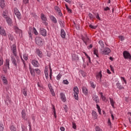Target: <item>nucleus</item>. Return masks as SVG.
I'll use <instances>...</instances> for the list:
<instances>
[{
	"label": "nucleus",
	"instance_id": "28",
	"mask_svg": "<svg viewBox=\"0 0 131 131\" xmlns=\"http://www.w3.org/2000/svg\"><path fill=\"white\" fill-rule=\"evenodd\" d=\"M73 92V94H79V90H78V87L76 86L74 88Z\"/></svg>",
	"mask_w": 131,
	"mask_h": 131
},
{
	"label": "nucleus",
	"instance_id": "27",
	"mask_svg": "<svg viewBox=\"0 0 131 131\" xmlns=\"http://www.w3.org/2000/svg\"><path fill=\"white\" fill-rule=\"evenodd\" d=\"M1 78L3 80L4 84H8V80L6 78V77L2 76H1Z\"/></svg>",
	"mask_w": 131,
	"mask_h": 131
},
{
	"label": "nucleus",
	"instance_id": "9",
	"mask_svg": "<svg viewBox=\"0 0 131 131\" xmlns=\"http://www.w3.org/2000/svg\"><path fill=\"white\" fill-rule=\"evenodd\" d=\"M39 33L42 35V36H47V30L43 28H40Z\"/></svg>",
	"mask_w": 131,
	"mask_h": 131
},
{
	"label": "nucleus",
	"instance_id": "56",
	"mask_svg": "<svg viewBox=\"0 0 131 131\" xmlns=\"http://www.w3.org/2000/svg\"><path fill=\"white\" fill-rule=\"evenodd\" d=\"M121 80H123L124 81V83H125V84H126V80H125V78H124L123 77H121Z\"/></svg>",
	"mask_w": 131,
	"mask_h": 131
},
{
	"label": "nucleus",
	"instance_id": "29",
	"mask_svg": "<svg viewBox=\"0 0 131 131\" xmlns=\"http://www.w3.org/2000/svg\"><path fill=\"white\" fill-rule=\"evenodd\" d=\"M92 116L95 119H97V118H98V115H97V112L95 111H92Z\"/></svg>",
	"mask_w": 131,
	"mask_h": 131
},
{
	"label": "nucleus",
	"instance_id": "35",
	"mask_svg": "<svg viewBox=\"0 0 131 131\" xmlns=\"http://www.w3.org/2000/svg\"><path fill=\"white\" fill-rule=\"evenodd\" d=\"M65 6L68 12H69V14H71V13H72V10L68 7V5H67V4H66Z\"/></svg>",
	"mask_w": 131,
	"mask_h": 131
},
{
	"label": "nucleus",
	"instance_id": "64",
	"mask_svg": "<svg viewBox=\"0 0 131 131\" xmlns=\"http://www.w3.org/2000/svg\"><path fill=\"white\" fill-rule=\"evenodd\" d=\"M64 1L70 5L71 4V3H72V0H64Z\"/></svg>",
	"mask_w": 131,
	"mask_h": 131
},
{
	"label": "nucleus",
	"instance_id": "13",
	"mask_svg": "<svg viewBox=\"0 0 131 131\" xmlns=\"http://www.w3.org/2000/svg\"><path fill=\"white\" fill-rule=\"evenodd\" d=\"M15 56H11V61L12 64L14 65L15 67H17V60H16V58L15 57Z\"/></svg>",
	"mask_w": 131,
	"mask_h": 131
},
{
	"label": "nucleus",
	"instance_id": "48",
	"mask_svg": "<svg viewBox=\"0 0 131 131\" xmlns=\"http://www.w3.org/2000/svg\"><path fill=\"white\" fill-rule=\"evenodd\" d=\"M74 98L75 99V100L78 101V94H74Z\"/></svg>",
	"mask_w": 131,
	"mask_h": 131
},
{
	"label": "nucleus",
	"instance_id": "25",
	"mask_svg": "<svg viewBox=\"0 0 131 131\" xmlns=\"http://www.w3.org/2000/svg\"><path fill=\"white\" fill-rule=\"evenodd\" d=\"M0 7L2 9H4L6 7V4L5 3V0H0Z\"/></svg>",
	"mask_w": 131,
	"mask_h": 131
},
{
	"label": "nucleus",
	"instance_id": "5",
	"mask_svg": "<svg viewBox=\"0 0 131 131\" xmlns=\"http://www.w3.org/2000/svg\"><path fill=\"white\" fill-rule=\"evenodd\" d=\"M14 12L15 15H16L17 18L19 20H20V19H21V13L19 11V10H18V8H14Z\"/></svg>",
	"mask_w": 131,
	"mask_h": 131
},
{
	"label": "nucleus",
	"instance_id": "19",
	"mask_svg": "<svg viewBox=\"0 0 131 131\" xmlns=\"http://www.w3.org/2000/svg\"><path fill=\"white\" fill-rule=\"evenodd\" d=\"M60 96L61 101H62V102H66V97H65V94L63 93H60Z\"/></svg>",
	"mask_w": 131,
	"mask_h": 131
},
{
	"label": "nucleus",
	"instance_id": "20",
	"mask_svg": "<svg viewBox=\"0 0 131 131\" xmlns=\"http://www.w3.org/2000/svg\"><path fill=\"white\" fill-rule=\"evenodd\" d=\"M98 98L99 97H98L97 95H94L93 96V100L96 103V104H98V103L100 102V100Z\"/></svg>",
	"mask_w": 131,
	"mask_h": 131
},
{
	"label": "nucleus",
	"instance_id": "16",
	"mask_svg": "<svg viewBox=\"0 0 131 131\" xmlns=\"http://www.w3.org/2000/svg\"><path fill=\"white\" fill-rule=\"evenodd\" d=\"M0 34L1 35H3L4 36H7V33H6V31L5 29L3 28V27L0 26Z\"/></svg>",
	"mask_w": 131,
	"mask_h": 131
},
{
	"label": "nucleus",
	"instance_id": "62",
	"mask_svg": "<svg viewBox=\"0 0 131 131\" xmlns=\"http://www.w3.org/2000/svg\"><path fill=\"white\" fill-rule=\"evenodd\" d=\"M101 84H103V86H107V82H106V81L103 82L101 81Z\"/></svg>",
	"mask_w": 131,
	"mask_h": 131
},
{
	"label": "nucleus",
	"instance_id": "47",
	"mask_svg": "<svg viewBox=\"0 0 131 131\" xmlns=\"http://www.w3.org/2000/svg\"><path fill=\"white\" fill-rule=\"evenodd\" d=\"M4 64V60L3 59V58L2 56H0V66H2V65Z\"/></svg>",
	"mask_w": 131,
	"mask_h": 131
},
{
	"label": "nucleus",
	"instance_id": "8",
	"mask_svg": "<svg viewBox=\"0 0 131 131\" xmlns=\"http://www.w3.org/2000/svg\"><path fill=\"white\" fill-rule=\"evenodd\" d=\"M21 117L24 120L28 121V119L27 118V115H26L25 109L21 111Z\"/></svg>",
	"mask_w": 131,
	"mask_h": 131
},
{
	"label": "nucleus",
	"instance_id": "10",
	"mask_svg": "<svg viewBox=\"0 0 131 131\" xmlns=\"http://www.w3.org/2000/svg\"><path fill=\"white\" fill-rule=\"evenodd\" d=\"M31 63L34 66V67H39V63H38V61L35 59L32 60Z\"/></svg>",
	"mask_w": 131,
	"mask_h": 131
},
{
	"label": "nucleus",
	"instance_id": "2",
	"mask_svg": "<svg viewBox=\"0 0 131 131\" xmlns=\"http://www.w3.org/2000/svg\"><path fill=\"white\" fill-rule=\"evenodd\" d=\"M35 43L36 45H37L39 47H41L43 45L42 39L40 37H36L35 38Z\"/></svg>",
	"mask_w": 131,
	"mask_h": 131
},
{
	"label": "nucleus",
	"instance_id": "24",
	"mask_svg": "<svg viewBox=\"0 0 131 131\" xmlns=\"http://www.w3.org/2000/svg\"><path fill=\"white\" fill-rule=\"evenodd\" d=\"M82 90L83 93L84 94V95H85V96H86V95L89 94V91H88V89H86L85 86L82 87Z\"/></svg>",
	"mask_w": 131,
	"mask_h": 131
},
{
	"label": "nucleus",
	"instance_id": "42",
	"mask_svg": "<svg viewBox=\"0 0 131 131\" xmlns=\"http://www.w3.org/2000/svg\"><path fill=\"white\" fill-rule=\"evenodd\" d=\"M10 129L11 131H16V127H15L14 125H11L10 127Z\"/></svg>",
	"mask_w": 131,
	"mask_h": 131
},
{
	"label": "nucleus",
	"instance_id": "53",
	"mask_svg": "<svg viewBox=\"0 0 131 131\" xmlns=\"http://www.w3.org/2000/svg\"><path fill=\"white\" fill-rule=\"evenodd\" d=\"M20 57L24 66H26V64L25 63V61L24 60V59H23V58H22V55H20Z\"/></svg>",
	"mask_w": 131,
	"mask_h": 131
},
{
	"label": "nucleus",
	"instance_id": "37",
	"mask_svg": "<svg viewBox=\"0 0 131 131\" xmlns=\"http://www.w3.org/2000/svg\"><path fill=\"white\" fill-rule=\"evenodd\" d=\"M22 93L23 94V95L26 97V96H27V89L24 88L23 90H22Z\"/></svg>",
	"mask_w": 131,
	"mask_h": 131
},
{
	"label": "nucleus",
	"instance_id": "15",
	"mask_svg": "<svg viewBox=\"0 0 131 131\" xmlns=\"http://www.w3.org/2000/svg\"><path fill=\"white\" fill-rule=\"evenodd\" d=\"M36 54L38 55L39 58H42V56H43V54H42V52L38 49L36 50Z\"/></svg>",
	"mask_w": 131,
	"mask_h": 131
},
{
	"label": "nucleus",
	"instance_id": "12",
	"mask_svg": "<svg viewBox=\"0 0 131 131\" xmlns=\"http://www.w3.org/2000/svg\"><path fill=\"white\" fill-rule=\"evenodd\" d=\"M48 88L52 96H53V97H55V92H54V89H53V87L52 86V85L51 84V83L48 84Z\"/></svg>",
	"mask_w": 131,
	"mask_h": 131
},
{
	"label": "nucleus",
	"instance_id": "23",
	"mask_svg": "<svg viewBox=\"0 0 131 131\" xmlns=\"http://www.w3.org/2000/svg\"><path fill=\"white\" fill-rule=\"evenodd\" d=\"M49 17L50 20H51L53 23H54L55 24H57V19L56 17H55V16L51 15Z\"/></svg>",
	"mask_w": 131,
	"mask_h": 131
},
{
	"label": "nucleus",
	"instance_id": "55",
	"mask_svg": "<svg viewBox=\"0 0 131 131\" xmlns=\"http://www.w3.org/2000/svg\"><path fill=\"white\" fill-rule=\"evenodd\" d=\"M50 72L49 77L51 80H52V69L51 68V67H50Z\"/></svg>",
	"mask_w": 131,
	"mask_h": 131
},
{
	"label": "nucleus",
	"instance_id": "61",
	"mask_svg": "<svg viewBox=\"0 0 131 131\" xmlns=\"http://www.w3.org/2000/svg\"><path fill=\"white\" fill-rule=\"evenodd\" d=\"M73 128L76 129V124L75 123H72Z\"/></svg>",
	"mask_w": 131,
	"mask_h": 131
},
{
	"label": "nucleus",
	"instance_id": "60",
	"mask_svg": "<svg viewBox=\"0 0 131 131\" xmlns=\"http://www.w3.org/2000/svg\"><path fill=\"white\" fill-rule=\"evenodd\" d=\"M89 27H90V28H92V29H96V28H97V27H95L92 25H90Z\"/></svg>",
	"mask_w": 131,
	"mask_h": 131
},
{
	"label": "nucleus",
	"instance_id": "51",
	"mask_svg": "<svg viewBox=\"0 0 131 131\" xmlns=\"http://www.w3.org/2000/svg\"><path fill=\"white\" fill-rule=\"evenodd\" d=\"M95 130L96 131H103L102 129H101L99 126L95 127Z\"/></svg>",
	"mask_w": 131,
	"mask_h": 131
},
{
	"label": "nucleus",
	"instance_id": "26",
	"mask_svg": "<svg viewBox=\"0 0 131 131\" xmlns=\"http://www.w3.org/2000/svg\"><path fill=\"white\" fill-rule=\"evenodd\" d=\"M8 14H9V12H8V11L5 10L3 13V17H4V18L6 19V18H8L9 17V16H8Z\"/></svg>",
	"mask_w": 131,
	"mask_h": 131
},
{
	"label": "nucleus",
	"instance_id": "32",
	"mask_svg": "<svg viewBox=\"0 0 131 131\" xmlns=\"http://www.w3.org/2000/svg\"><path fill=\"white\" fill-rule=\"evenodd\" d=\"M90 20H94L96 17H95V15H93V14L90 13L88 15Z\"/></svg>",
	"mask_w": 131,
	"mask_h": 131
},
{
	"label": "nucleus",
	"instance_id": "40",
	"mask_svg": "<svg viewBox=\"0 0 131 131\" xmlns=\"http://www.w3.org/2000/svg\"><path fill=\"white\" fill-rule=\"evenodd\" d=\"M94 54L96 55L97 58H99V54L98 53V50L97 49H94Z\"/></svg>",
	"mask_w": 131,
	"mask_h": 131
},
{
	"label": "nucleus",
	"instance_id": "59",
	"mask_svg": "<svg viewBox=\"0 0 131 131\" xmlns=\"http://www.w3.org/2000/svg\"><path fill=\"white\" fill-rule=\"evenodd\" d=\"M107 124H108V125H109L110 126H111L112 123H111V121L110 120V118H108V119Z\"/></svg>",
	"mask_w": 131,
	"mask_h": 131
},
{
	"label": "nucleus",
	"instance_id": "45",
	"mask_svg": "<svg viewBox=\"0 0 131 131\" xmlns=\"http://www.w3.org/2000/svg\"><path fill=\"white\" fill-rule=\"evenodd\" d=\"M54 9L57 13H58V12H60V11H61L60 10V8H59V7H58V6H55Z\"/></svg>",
	"mask_w": 131,
	"mask_h": 131
},
{
	"label": "nucleus",
	"instance_id": "31",
	"mask_svg": "<svg viewBox=\"0 0 131 131\" xmlns=\"http://www.w3.org/2000/svg\"><path fill=\"white\" fill-rule=\"evenodd\" d=\"M100 78V81H102V71H100L96 76V78Z\"/></svg>",
	"mask_w": 131,
	"mask_h": 131
},
{
	"label": "nucleus",
	"instance_id": "4",
	"mask_svg": "<svg viewBox=\"0 0 131 131\" xmlns=\"http://www.w3.org/2000/svg\"><path fill=\"white\" fill-rule=\"evenodd\" d=\"M11 51H12V53L15 57L17 58V47L16 46V44H14L11 46Z\"/></svg>",
	"mask_w": 131,
	"mask_h": 131
},
{
	"label": "nucleus",
	"instance_id": "39",
	"mask_svg": "<svg viewBox=\"0 0 131 131\" xmlns=\"http://www.w3.org/2000/svg\"><path fill=\"white\" fill-rule=\"evenodd\" d=\"M53 113H54V116L55 118H57V116L56 115V109L55 108V106L53 105Z\"/></svg>",
	"mask_w": 131,
	"mask_h": 131
},
{
	"label": "nucleus",
	"instance_id": "11",
	"mask_svg": "<svg viewBox=\"0 0 131 131\" xmlns=\"http://www.w3.org/2000/svg\"><path fill=\"white\" fill-rule=\"evenodd\" d=\"M111 53V50L109 49V48H105L102 52V55H109Z\"/></svg>",
	"mask_w": 131,
	"mask_h": 131
},
{
	"label": "nucleus",
	"instance_id": "44",
	"mask_svg": "<svg viewBox=\"0 0 131 131\" xmlns=\"http://www.w3.org/2000/svg\"><path fill=\"white\" fill-rule=\"evenodd\" d=\"M95 16H96V18L98 19V20H99V21H101V17L99 16V13H94Z\"/></svg>",
	"mask_w": 131,
	"mask_h": 131
},
{
	"label": "nucleus",
	"instance_id": "46",
	"mask_svg": "<svg viewBox=\"0 0 131 131\" xmlns=\"http://www.w3.org/2000/svg\"><path fill=\"white\" fill-rule=\"evenodd\" d=\"M35 71L36 73L38 74V75H39V74H40V70H39V69H35Z\"/></svg>",
	"mask_w": 131,
	"mask_h": 131
},
{
	"label": "nucleus",
	"instance_id": "7",
	"mask_svg": "<svg viewBox=\"0 0 131 131\" xmlns=\"http://www.w3.org/2000/svg\"><path fill=\"white\" fill-rule=\"evenodd\" d=\"M41 19L42 21V23H44L45 25H48V23H47V21H48V18H47V16L45 15L43 13H41V16H40Z\"/></svg>",
	"mask_w": 131,
	"mask_h": 131
},
{
	"label": "nucleus",
	"instance_id": "34",
	"mask_svg": "<svg viewBox=\"0 0 131 131\" xmlns=\"http://www.w3.org/2000/svg\"><path fill=\"white\" fill-rule=\"evenodd\" d=\"M64 22L63 20H59V24H60L61 27H65Z\"/></svg>",
	"mask_w": 131,
	"mask_h": 131
},
{
	"label": "nucleus",
	"instance_id": "21",
	"mask_svg": "<svg viewBox=\"0 0 131 131\" xmlns=\"http://www.w3.org/2000/svg\"><path fill=\"white\" fill-rule=\"evenodd\" d=\"M116 86H117V88L120 91H121V90H124V87H123V86L121 85V84H120V83H119V81H118L116 83Z\"/></svg>",
	"mask_w": 131,
	"mask_h": 131
},
{
	"label": "nucleus",
	"instance_id": "30",
	"mask_svg": "<svg viewBox=\"0 0 131 131\" xmlns=\"http://www.w3.org/2000/svg\"><path fill=\"white\" fill-rule=\"evenodd\" d=\"M72 60L73 61H77L78 60V56L75 54H73L72 56Z\"/></svg>",
	"mask_w": 131,
	"mask_h": 131
},
{
	"label": "nucleus",
	"instance_id": "43",
	"mask_svg": "<svg viewBox=\"0 0 131 131\" xmlns=\"http://www.w3.org/2000/svg\"><path fill=\"white\" fill-rule=\"evenodd\" d=\"M80 73L82 75V76H83V77H85L86 76L85 72H84L82 70L80 71Z\"/></svg>",
	"mask_w": 131,
	"mask_h": 131
},
{
	"label": "nucleus",
	"instance_id": "6",
	"mask_svg": "<svg viewBox=\"0 0 131 131\" xmlns=\"http://www.w3.org/2000/svg\"><path fill=\"white\" fill-rule=\"evenodd\" d=\"M123 57L124 58V59H127L129 60H131V55H130V54L128 52L125 51H124L123 53Z\"/></svg>",
	"mask_w": 131,
	"mask_h": 131
},
{
	"label": "nucleus",
	"instance_id": "50",
	"mask_svg": "<svg viewBox=\"0 0 131 131\" xmlns=\"http://www.w3.org/2000/svg\"><path fill=\"white\" fill-rule=\"evenodd\" d=\"M8 36L10 40H11V41L14 40V36H12L11 35H9Z\"/></svg>",
	"mask_w": 131,
	"mask_h": 131
},
{
	"label": "nucleus",
	"instance_id": "63",
	"mask_svg": "<svg viewBox=\"0 0 131 131\" xmlns=\"http://www.w3.org/2000/svg\"><path fill=\"white\" fill-rule=\"evenodd\" d=\"M119 39H120L121 40V41L124 40V38L123 36H119Z\"/></svg>",
	"mask_w": 131,
	"mask_h": 131
},
{
	"label": "nucleus",
	"instance_id": "58",
	"mask_svg": "<svg viewBox=\"0 0 131 131\" xmlns=\"http://www.w3.org/2000/svg\"><path fill=\"white\" fill-rule=\"evenodd\" d=\"M103 11H110L109 7H106L103 8Z\"/></svg>",
	"mask_w": 131,
	"mask_h": 131
},
{
	"label": "nucleus",
	"instance_id": "14",
	"mask_svg": "<svg viewBox=\"0 0 131 131\" xmlns=\"http://www.w3.org/2000/svg\"><path fill=\"white\" fill-rule=\"evenodd\" d=\"M5 19L6 20V22H7V24H8V25H9V26H12L13 25V20L11 19V18L8 17Z\"/></svg>",
	"mask_w": 131,
	"mask_h": 131
},
{
	"label": "nucleus",
	"instance_id": "33",
	"mask_svg": "<svg viewBox=\"0 0 131 131\" xmlns=\"http://www.w3.org/2000/svg\"><path fill=\"white\" fill-rule=\"evenodd\" d=\"M110 101L113 108H114V104H115V102H114V100H113V99L111 98H110Z\"/></svg>",
	"mask_w": 131,
	"mask_h": 131
},
{
	"label": "nucleus",
	"instance_id": "22",
	"mask_svg": "<svg viewBox=\"0 0 131 131\" xmlns=\"http://www.w3.org/2000/svg\"><path fill=\"white\" fill-rule=\"evenodd\" d=\"M60 35L62 38H65L66 37V33L64 29H61L60 31Z\"/></svg>",
	"mask_w": 131,
	"mask_h": 131
},
{
	"label": "nucleus",
	"instance_id": "3",
	"mask_svg": "<svg viewBox=\"0 0 131 131\" xmlns=\"http://www.w3.org/2000/svg\"><path fill=\"white\" fill-rule=\"evenodd\" d=\"M13 29L14 30L15 33L19 34V36H22V34H23V31L22 30L19 29V28L16 26H14L13 27Z\"/></svg>",
	"mask_w": 131,
	"mask_h": 131
},
{
	"label": "nucleus",
	"instance_id": "38",
	"mask_svg": "<svg viewBox=\"0 0 131 131\" xmlns=\"http://www.w3.org/2000/svg\"><path fill=\"white\" fill-rule=\"evenodd\" d=\"M23 58L25 61H27L28 60V54L25 53L23 54Z\"/></svg>",
	"mask_w": 131,
	"mask_h": 131
},
{
	"label": "nucleus",
	"instance_id": "57",
	"mask_svg": "<svg viewBox=\"0 0 131 131\" xmlns=\"http://www.w3.org/2000/svg\"><path fill=\"white\" fill-rule=\"evenodd\" d=\"M61 77H62V75H61V74H58V75L57 76V80H60V79L61 78Z\"/></svg>",
	"mask_w": 131,
	"mask_h": 131
},
{
	"label": "nucleus",
	"instance_id": "17",
	"mask_svg": "<svg viewBox=\"0 0 131 131\" xmlns=\"http://www.w3.org/2000/svg\"><path fill=\"white\" fill-rule=\"evenodd\" d=\"M29 70H30V72L31 73V75H32V76H35V69L31 68V67H29Z\"/></svg>",
	"mask_w": 131,
	"mask_h": 131
},
{
	"label": "nucleus",
	"instance_id": "54",
	"mask_svg": "<svg viewBox=\"0 0 131 131\" xmlns=\"http://www.w3.org/2000/svg\"><path fill=\"white\" fill-rule=\"evenodd\" d=\"M0 131H4V125L0 124Z\"/></svg>",
	"mask_w": 131,
	"mask_h": 131
},
{
	"label": "nucleus",
	"instance_id": "49",
	"mask_svg": "<svg viewBox=\"0 0 131 131\" xmlns=\"http://www.w3.org/2000/svg\"><path fill=\"white\" fill-rule=\"evenodd\" d=\"M33 30L35 35H37L38 34V33L37 32V31H36V29H35V28L33 27Z\"/></svg>",
	"mask_w": 131,
	"mask_h": 131
},
{
	"label": "nucleus",
	"instance_id": "18",
	"mask_svg": "<svg viewBox=\"0 0 131 131\" xmlns=\"http://www.w3.org/2000/svg\"><path fill=\"white\" fill-rule=\"evenodd\" d=\"M5 67L6 69H10V59H7L5 61Z\"/></svg>",
	"mask_w": 131,
	"mask_h": 131
},
{
	"label": "nucleus",
	"instance_id": "52",
	"mask_svg": "<svg viewBox=\"0 0 131 131\" xmlns=\"http://www.w3.org/2000/svg\"><path fill=\"white\" fill-rule=\"evenodd\" d=\"M62 83L64 84H69V82L67 80H63Z\"/></svg>",
	"mask_w": 131,
	"mask_h": 131
},
{
	"label": "nucleus",
	"instance_id": "41",
	"mask_svg": "<svg viewBox=\"0 0 131 131\" xmlns=\"http://www.w3.org/2000/svg\"><path fill=\"white\" fill-rule=\"evenodd\" d=\"M90 84L92 89H96V84L94 83V82L93 81H90Z\"/></svg>",
	"mask_w": 131,
	"mask_h": 131
},
{
	"label": "nucleus",
	"instance_id": "36",
	"mask_svg": "<svg viewBox=\"0 0 131 131\" xmlns=\"http://www.w3.org/2000/svg\"><path fill=\"white\" fill-rule=\"evenodd\" d=\"M98 43L101 47L102 49H103V48L105 47V45H104V42H103L101 40L99 41Z\"/></svg>",
	"mask_w": 131,
	"mask_h": 131
},
{
	"label": "nucleus",
	"instance_id": "1",
	"mask_svg": "<svg viewBox=\"0 0 131 131\" xmlns=\"http://www.w3.org/2000/svg\"><path fill=\"white\" fill-rule=\"evenodd\" d=\"M83 35H81V38L83 42L85 43L86 46H88V42H90V38L88 37V35L86 34H84Z\"/></svg>",
	"mask_w": 131,
	"mask_h": 131
}]
</instances>
